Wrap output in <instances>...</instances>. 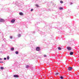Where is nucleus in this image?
<instances>
[{
	"label": "nucleus",
	"instance_id": "4be33fe9",
	"mask_svg": "<svg viewBox=\"0 0 79 79\" xmlns=\"http://www.w3.org/2000/svg\"><path fill=\"white\" fill-rule=\"evenodd\" d=\"M33 9H31V11H33Z\"/></svg>",
	"mask_w": 79,
	"mask_h": 79
},
{
	"label": "nucleus",
	"instance_id": "bb28decb",
	"mask_svg": "<svg viewBox=\"0 0 79 79\" xmlns=\"http://www.w3.org/2000/svg\"><path fill=\"white\" fill-rule=\"evenodd\" d=\"M3 63V62H0V63Z\"/></svg>",
	"mask_w": 79,
	"mask_h": 79
},
{
	"label": "nucleus",
	"instance_id": "0eeeda50",
	"mask_svg": "<svg viewBox=\"0 0 79 79\" xmlns=\"http://www.w3.org/2000/svg\"><path fill=\"white\" fill-rule=\"evenodd\" d=\"M19 15H20L21 16H22L23 15V13H22V12H20L19 13Z\"/></svg>",
	"mask_w": 79,
	"mask_h": 79
},
{
	"label": "nucleus",
	"instance_id": "aec40b11",
	"mask_svg": "<svg viewBox=\"0 0 79 79\" xmlns=\"http://www.w3.org/2000/svg\"><path fill=\"white\" fill-rule=\"evenodd\" d=\"M35 6H36V7H39V5H35Z\"/></svg>",
	"mask_w": 79,
	"mask_h": 79
},
{
	"label": "nucleus",
	"instance_id": "4468645a",
	"mask_svg": "<svg viewBox=\"0 0 79 79\" xmlns=\"http://www.w3.org/2000/svg\"><path fill=\"white\" fill-rule=\"evenodd\" d=\"M0 69H1L3 70V69L4 68L2 67H0Z\"/></svg>",
	"mask_w": 79,
	"mask_h": 79
},
{
	"label": "nucleus",
	"instance_id": "393cba45",
	"mask_svg": "<svg viewBox=\"0 0 79 79\" xmlns=\"http://www.w3.org/2000/svg\"><path fill=\"white\" fill-rule=\"evenodd\" d=\"M4 60H6V58H4Z\"/></svg>",
	"mask_w": 79,
	"mask_h": 79
},
{
	"label": "nucleus",
	"instance_id": "f03ea898",
	"mask_svg": "<svg viewBox=\"0 0 79 79\" xmlns=\"http://www.w3.org/2000/svg\"><path fill=\"white\" fill-rule=\"evenodd\" d=\"M0 22L2 23V22H5V20L3 19H0Z\"/></svg>",
	"mask_w": 79,
	"mask_h": 79
},
{
	"label": "nucleus",
	"instance_id": "b1692460",
	"mask_svg": "<svg viewBox=\"0 0 79 79\" xmlns=\"http://www.w3.org/2000/svg\"><path fill=\"white\" fill-rule=\"evenodd\" d=\"M10 39H12L13 38V37L11 36L10 37Z\"/></svg>",
	"mask_w": 79,
	"mask_h": 79
},
{
	"label": "nucleus",
	"instance_id": "2eb2a0df",
	"mask_svg": "<svg viewBox=\"0 0 79 79\" xmlns=\"http://www.w3.org/2000/svg\"><path fill=\"white\" fill-rule=\"evenodd\" d=\"M60 77V79H63V78H64V77H63V76H61Z\"/></svg>",
	"mask_w": 79,
	"mask_h": 79
},
{
	"label": "nucleus",
	"instance_id": "9d476101",
	"mask_svg": "<svg viewBox=\"0 0 79 79\" xmlns=\"http://www.w3.org/2000/svg\"><path fill=\"white\" fill-rule=\"evenodd\" d=\"M58 49L59 50H61V47H58Z\"/></svg>",
	"mask_w": 79,
	"mask_h": 79
},
{
	"label": "nucleus",
	"instance_id": "f257e3e1",
	"mask_svg": "<svg viewBox=\"0 0 79 79\" xmlns=\"http://www.w3.org/2000/svg\"><path fill=\"white\" fill-rule=\"evenodd\" d=\"M36 51H40V48L39 47H36Z\"/></svg>",
	"mask_w": 79,
	"mask_h": 79
},
{
	"label": "nucleus",
	"instance_id": "423d86ee",
	"mask_svg": "<svg viewBox=\"0 0 79 79\" xmlns=\"http://www.w3.org/2000/svg\"><path fill=\"white\" fill-rule=\"evenodd\" d=\"M14 77H19V76L17 75H14Z\"/></svg>",
	"mask_w": 79,
	"mask_h": 79
},
{
	"label": "nucleus",
	"instance_id": "5701e85b",
	"mask_svg": "<svg viewBox=\"0 0 79 79\" xmlns=\"http://www.w3.org/2000/svg\"><path fill=\"white\" fill-rule=\"evenodd\" d=\"M70 5H73V3L71 2L70 3Z\"/></svg>",
	"mask_w": 79,
	"mask_h": 79
},
{
	"label": "nucleus",
	"instance_id": "ddd939ff",
	"mask_svg": "<svg viewBox=\"0 0 79 79\" xmlns=\"http://www.w3.org/2000/svg\"><path fill=\"white\" fill-rule=\"evenodd\" d=\"M7 60H9L10 59V56H7Z\"/></svg>",
	"mask_w": 79,
	"mask_h": 79
},
{
	"label": "nucleus",
	"instance_id": "39448f33",
	"mask_svg": "<svg viewBox=\"0 0 79 79\" xmlns=\"http://www.w3.org/2000/svg\"><path fill=\"white\" fill-rule=\"evenodd\" d=\"M68 69H69V71H71V70H72V69H73V68L71 67H69L68 68Z\"/></svg>",
	"mask_w": 79,
	"mask_h": 79
},
{
	"label": "nucleus",
	"instance_id": "412c9836",
	"mask_svg": "<svg viewBox=\"0 0 79 79\" xmlns=\"http://www.w3.org/2000/svg\"><path fill=\"white\" fill-rule=\"evenodd\" d=\"M44 57H47V56L46 55H44Z\"/></svg>",
	"mask_w": 79,
	"mask_h": 79
},
{
	"label": "nucleus",
	"instance_id": "9b49d317",
	"mask_svg": "<svg viewBox=\"0 0 79 79\" xmlns=\"http://www.w3.org/2000/svg\"><path fill=\"white\" fill-rule=\"evenodd\" d=\"M58 74H60V73H58V72L55 73V75H58Z\"/></svg>",
	"mask_w": 79,
	"mask_h": 79
},
{
	"label": "nucleus",
	"instance_id": "a878e982",
	"mask_svg": "<svg viewBox=\"0 0 79 79\" xmlns=\"http://www.w3.org/2000/svg\"><path fill=\"white\" fill-rule=\"evenodd\" d=\"M2 60V59L0 58V60Z\"/></svg>",
	"mask_w": 79,
	"mask_h": 79
},
{
	"label": "nucleus",
	"instance_id": "f8f14e48",
	"mask_svg": "<svg viewBox=\"0 0 79 79\" xmlns=\"http://www.w3.org/2000/svg\"><path fill=\"white\" fill-rule=\"evenodd\" d=\"M15 53L16 54H18L19 53V52H18V51H16L15 52Z\"/></svg>",
	"mask_w": 79,
	"mask_h": 79
},
{
	"label": "nucleus",
	"instance_id": "6ab92c4d",
	"mask_svg": "<svg viewBox=\"0 0 79 79\" xmlns=\"http://www.w3.org/2000/svg\"><path fill=\"white\" fill-rule=\"evenodd\" d=\"M60 10H62V9H63V7H60V8H59Z\"/></svg>",
	"mask_w": 79,
	"mask_h": 79
},
{
	"label": "nucleus",
	"instance_id": "f3484780",
	"mask_svg": "<svg viewBox=\"0 0 79 79\" xmlns=\"http://www.w3.org/2000/svg\"><path fill=\"white\" fill-rule=\"evenodd\" d=\"M29 65H27L26 66V68H29Z\"/></svg>",
	"mask_w": 79,
	"mask_h": 79
},
{
	"label": "nucleus",
	"instance_id": "a211bd4d",
	"mask_svg": "<svg viewBox=\"0 0 79 79\" xmlns=\"http://www.w3.org/2000/svg\"><path fill=\"white\" fill-rule=\"evenodd\" d=\"M60 3H63V1H60Z\"/></svg>",
	"mask_w": 79,
	"mask_h": 79
},
{
	"label": "nucleus",
	"instance_id": "7ed1b4c3",
	"mask_svg": "<svg viewBox=\"0 0 79 79\" xmlns=\"http://www.w3.org/2000/svg\"><path fill=\"white\" fill-rule=\"evenodd\" d=\"M11 23H14L15 22V19H13L11 21Z\"/></svg>",
	"mask_w": 79,
	"mask_h": 79
},
{
	"label": "nucleus",
	"instance_id": "1a4fd4ad",
	"mask_svg": "<svg viewBox=\"0 0 79 79\" xmlns=\"http://www.w3.org/2000/svg\"><path fill=\"white\" fill-rule=\"evenodd\" d=\"M15 48H11V51H13L14 50Z\"/></svg>",
	"mask_w": 79,
	"mask_h": 79
},
{
	"label": "nucleus",
	"instance_id": "6e6552de",
	"mask_svg": "<svg viewBox=\"0 0 79 79\" xmlns=\"http://www.w3.org/2000/svg\"><path fill=\"white\" fill-rule=\"evenodd\" d=\"M70 55H73V52H70Z\"/></svg>",
	"mask_w": 79,
	"mask_h": 79
},
{
	"label": "nucleus",
	"instance_id": "dca6fc26",
	"mask_svg": "<svg viewBox=\"0 0 79 79\" xmlns=\"http://www.w3.org/2000/svg\"><path fill=\"white\" fill-rule=\"evenodd\" d=\"M21 36V34H19V35H18V36L19 37H20Z\"/></svg>",
	"mask_w": 79,
	"mask_h": 79
},
{
	"label": "nucleus",
	"instance_id": "20e7f679",
	"mask_svg": "<svg viewBox=\"0 0 79 79\" xmlns=\"http://www.w3.org/2000/svg\"><path fill=\"white\" fill-rule=\"evenodd\" d=\"M67 48L68 50H71V47H67Z\"/></svg>",
	"mask_w": 79,
	"mask_h": 79
}]
</instances>
